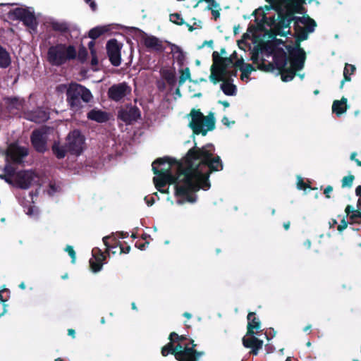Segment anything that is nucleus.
<instances>
[{"mask_svg": "<svg viewBox=\"0 0 361 361\" xmlns=\"http://www.w3.org/2000/svg\"><path fill=\"white\" fill-rule=\"evenodd\" d=\"M221 89L223 92L228 96H233L236 94V86L231 82V81H224L221 85Z\"/></svg>", "mask_w": 361, "mask_h": 361, "instance_id": "obj_33", "label": "nucleus"}, {"mask_svg": "<svg viewBox=\"0 0 361 361\" xmlns=\"http://www.w3.org/2000/svg\"><path fill=\"white\" fill-rule=\"evenodd\" d=\"M258 68L261 71H267V72H271L273 71L276 68V65L274 64V62L268 63H265V61L264 59L262 60V63L259 64Z\"/></svg>", "mask_w": 361, "mask_h": 361, "instance_id": "obj_42", "label": "nucleus"}, {"mask_svg": "<svg viewBox=\"0 0 361 361\" xmlns=\"http://www.w3.org/2000/svg\"><path fill=\"white\" fill-rule=\"evenodd\" d=\"M65 250L68 252L69 256L71 258V262L75 263L76 259V254L73 249V247L71 245H67Z\"/></svg>", "mask_w": 361, "mask_h": 361, "instance_id": "obj_53", "label": "nucleus"}, {"mask_svg": "<svg viewBox=\"0 0 361 361\" xmlns=\"http://www.w3.org/2000/svg\"><path fill=\"white\" fill-rule=\"evenodd\" d=\"M95 42L92 39L88 43V48L90 51V54H93L94 53L97 52L96 49H94Z\"/></svg>", "mask_w": 361, "mask_h": 361, "instance_id": "obj_63", "label": "nucleus"}, {"mask_svg": "<svg viewBox=\"0 0 361 361\" xmlns=\"http://www.w3.org/2000/svg\"><path fill=\"white\" fill-rule=\"evenodd\" d=\"M294 25H299L300 23L304 25H317L315 20L311 18L308 15L302 17L295 16L294 19Z\"/></svg>", "mask_w": 361, "mask_h": 361, "instance_id": "obj_35", "label": "nucleus"}, {"mask_svg": "<svg viewBox=\"0 0 361 361\" xmlns=\"http://www.w3.org/2000/svg\"><path fill=\"white\" fill-rule=\"evenodd\" d=\"M85 138L79 130L71 131L66 141V147L73 155H80L84 149Z\"/></svg>", "mask_w": 361, "mask_h": 361, "instance_id": "obj_9", "label": "nucleus"}, {"mask_svg": "<svg viewBox=\"0 0 361 361\" xmlns=\"http://www.w3.org/2000/svg\"><path fill=\"white\" fill-rule=\"evenodd\" d=\"M131 92V87L126 82L111 85L107 92L108 97L114 102H119Z\"/></svg>", "mask_w": 361, "mask_h": 361, "instance_id": "obj_16", "label": "nucleus"}, {"mask_svg": "<svg viewBox=\"0 0 361 361\" xmlns=\"http://www.w3.org/2000/svg\"><path fill=\"white\" fill-rule=\"evenodd\" d=\"M117 116L126 124L130 125L141 118V111L137 106L127 104L118 110Z\"/></svg>", "mask_w": 361, "mask_h": 361, "instance_id": "obj_14", "label": "nucleus"}, {"mask_svg": "<svg viewBox=\"0 0 361 361\" xmlns=\"http://www.w3.org/2000/svg\"><path fill=\"white\" fill-rule=\"evenodd\" d=\"M87 4H89L91 10L95 11L97 8V5L94 0H84Z\"/></svg>", "mask_w": 361, "mask_h": 361, "instance_id": "obj_59", "label": "nucleus"}, {"mask_svg": "<svg viewBox=\"0 0 361 361\" xmlns=\"http://www.w3.org/2000/svg\"><path fill=\"white\" fill-rule=\"evenodd\" d=\"M356 68L354 65L345 63L343 70V79L341 82L340 88L343 87L345 82H349L351 80L350 75L354 73Z\"/></svg>", "mask_w": 361, "mask_h": 361, "instance_id": "obj_32", "label": "nucleus"}, {"mask_svg": "<svg viewBox=\"0 0 361 361\" xmlns=\"http://www.w3.org/2000/svg\"><path fill=\"white\" fill-rule=\"evenodd\" d=\"M293 56L292 54H289L290 66H286L285 68L279 69V72L281 75L282 81L289 82L292 80L295 75L296 72L301 70L305 64L306 56L300 55Z\"/></svg>", "mask_w": 361, "mask_h": 361, "instance_id": "obj_8", "label": "nucleus"}, {"mask_svg": "<svg viewBox=\"0 0 361 361\" xmlns=\"http://www.w3.org/2000/svg\"><path fill=\"white\" fill-rule=\"evenodd\" d=\"M333 191V187L331 185H328L324 190V194L325 195L326 198H330L329 193Z\"/></svg>", "mask_w": 361, "mask_h": 361, "instance_id": "obj_62", "label": "nucleus"}, {"mask_svg": "<svg viewBox=\"0 0 361 361\" xmlns=\"http://www.w3.org/2000/svg\"><path fill=\"white\" fill-rule=\"evenodd\" d=\"M221 11V8H216V9H214V10H212L211 11V13H212V15L213 16V18L214 20H217L218 18H219L220 17V11Z\"/></svg>", "mask_w": 361, "mask_h": 361, "instance_id": "obj_61", "label": "nucleus"}, {"mask_svg": "<svg viewBox=\"0 0 361 361\" xmlns=\"http://www.w3.org/2000/svg\"><path fill=\"white\" fill-rule=\"evenodd\" d=\"M87 49L85 47H81L77 52V58L80 62L84 63L87 59Z\"/></svg>", "mask_w": 361, "mask_h": 361, "instance_id": "obj_48", "label": "nucleus"}, {"mask_svg": "<svg viewBox=\"0 0 361 361\" xmlns=\"http://www.w3.org/2000/svg\"><path fill=\"white\" fill-rule=\"evenodd\" d=\"M190 79V72L189 68H185L184 70L180 71V75L178 79L179 86H181L185 83L186 80Z\"/></svg>", "mask_w": 361, "mask_h": 361, "instance_id": "obj_43", "label": "nucleus"}, {"mask_svg": "<svg viewBox=\"0 0 361 361\" xmlns=\"http://www.w3.org/2000/svg\"><path fill=\"white\" fill-rule=\"evenodd\" d=\"M103 265V262L99 261L98 259H91L90 260V266L92 271L94 273L98 272L101 270Z\"/></svg>", "mask_w": 361, "mask_h": 361, "instance_id": "obj_44", "label": "nucleus"}, {"mask_svg": "<svg viewBox=\"0 0 361 361\" xmlns=\"http://www.w3.org/2000/svg\"><path fill=\"white\" fill-rule=\"evenodd\" d=\"M144 44L147 48L153 49L158 51L163 50L161 42L154 36H147L145 37L144 39Z\"/></svg>", "mask_w": 361, "mask_h": 361, "instance_id": "obj_28", "label": "nucleus"}, {"mask_svg": "<svg viewBox=\"0 0 361 361\" xmlns=\"http://www.w3.org/2000/svg\"><path fill=\"white\" fill-rule=\"evenodd\" d=\"M197 345L189 346L188 344L183 345L181 343L173 345L174 357L178 361H199L204 353L195 349Z\"/></svg>", "mask_w": 361, "mask_h": 361, "instance_id": "obj_7", "label": "nucleus"}, {"mask_svg": "<svg viewBox=\"0 0 361 361\" xmlns=\"http://www.w3.org/2000/svg\"><path fill=\"white\" fill-rule=\"evenodd\" d=\"M219 8H220L219 4L216 2V0H211V1H209L208 3V5H207L206 9L209 10V11H212V10L216 9Z\"/></svg>", "mask_w": 361, "mask_h": 361, "instance_id": "obj_55", "label": "nucleus"}, {"mask_svg": "<svg viewBox=\"0 0 361 361\" xmlns=\"http://www.w3.org/2000/svg\"><path fill=\"white\" fill-rule=\"evenodd\" d=\"M243 344L246 348H250V354L257 355L259 350L262 348L263 341L259 340L254 335H247L243 338Z\"/></svg>", "mask_w": 361, "mask_h": 361, "instance_id": "obj_20", "label": "nucleus"}, {"mask_svg": "<svg viewBox=\"0 0 361 361\" xmlns=\"http://www.w3.org/2000/svg\"><path fill=\"white\" fill-rule=\"evenodd\" d=\"M6 159H11L13 164H20L23 159L28 155V149L25 147L19 146L17 143H11L6 149Z\"/></svg>", "mask_w": 361, "mask_h": 361, "instance_id": "obj_15", "label": "nucleus"}, {"mask_svg": "<svg viewBox=\"0 0 361 361\" xmlns=\"http://www.w3.org/2000/svg\"><path fill=\"white\" fill-rule=\"evenodd\" d=\"M91 56H92V59H91V61H90V64L92 66H96L98 65V59H97V52L94 53L93 54H91Z\"/></svg>", "mask_w": 361, "mask_h": 361, "instance_id": "obj_60", "label": "nucleus"}, {"mask_svg": "<svg viewBox=\"0 0 361 361\" xmlns=\"http://www.w3.org/2000/svg\"><path fill=\"white\" fill-rule=\"evenodd\" d=\"M247 334L255 335V332L254 330H259L261 328V322L259 318L256 317L255 312H250L247 317Z\"/></svg>", "mask_w": 361, "mask_h": 361, "instance_id": "obj_24", "label": "nucleus"}, {"mask_svg": "<svg viewBox=\"0 0 361 361\" xmlns=\"http://www.w3.org/2000/svg\"><path fill=\"white\" fill-rule=\"evenodd\" d=\"M240 71H241V79L243 80L245 78H249L250 73L255 71V68L252 64L248 63L245 64Z\"/></svg>", "mask_w": 361, "mask_h": 361, "instance_id": "obj_41", "label": "nucleus"}, {"mask_svg": "<svg viewBox=\"0 0 361 361\" xmlns=\"http://www.w3.org/2000/svg\"><path fill=\"white\" fill-rule=\"evenodd\" d=\"M5 174L11 175L12 176H16V168L10 164H6L4 169Z\"/></svg>", "mask_w": 361, "mask_h": 361, "instance_id": "obj_52", "label": "nucleus"}, {"mask_svg": "<svg viewBox=\"0 0 361 361\" xmlns=\"http://www.w3.org/2000/svg\"><path fill=\"white\" fill-rule=\"evenodd\" d=\"M191 121L189 127L195 135L202 134L205 136L208 131L215 128V118L213 113H209L207 116H204L200 109H192L190 113Z\"/></svg>", "mask_w": 361, "mask_h": 361, "instance_id": "obj_5", "label": "nucleus"}, {"mask_svg": "<svg viewBox=\"0 0 361 361\" xmlns=\"http://www.w3.org/2000/svg\"><path fill=\"white\" fill-rule=\"evenodd\" d=\"M172 50L174 52L175 57H176L177 62L179 64L182 65L185 59V56L184 52L183 51L182 49L177 45H173Z\"/></svg>", "mask_w": 361, "mask_h": 361, "instance_id": "obj_39", "label": "nucleus"}, {"mask_svg": "<svg viewBox=\"0 0 361 361\" xmlns=\"http://www.w3.org/2000/svg\"><path fill=\"white\" fill-rule=\"evenodd\" d=\"M350 219L355 224H360L361 223V212L359 208L355 209L353 214L350 215Z\"/></svg>", "mask_w": 361, "mask_h": 361, "instance_id": "obj_49", "label": "nucleus"}, {"mask_svg": "<svg viewBox=\"0 0 361 361\" xmlns=\"http://www.w3.org/2000/svg\"><path fill=\"white\" fill-rule=\"evenodd\" d=\"M8 17L11 20H19L23 24L31 29L37 27V22L35 14L27 8H16L8 12Z\"/></svg>", "mask_w": 361, "mask_h": 361, "instance_id": "obj_12", "label": "nucleus"}, {"mask_svg": "<svg viewBox=\"0 0 361 361\" xmlns=\"http://www.w3.org/2000/svg\"><path fill=\"white\" fill-rule=\"evenodd\" d=\"M13 177V176H11V175L5 174V173L0 175V178L4 180L6 183H8L9 184L13 183V180H12Z\"/></svg>", "mask_w": 361, "mask_h": 361, "instance_id": "obj_58", "label": "nucleus"}, {"mask_svg": "<svg viewBox=\"0 0 361 361\" xmlns=\"http://www.w3.org/2000/svg\"><path fill=\"white\" fill-rule=\"evenodd\" d=\"M245 64L246 63H245L244 59L240 58L235 60V61L233 63V67L240 70V68H243Z\"/></svg>", "mask_w": 361, "mask_h": 361, "instance_id": "obj_56", "label": "nucleus"}, {"mask_svg": "<svg viewBox=\"0 0 361 361\" xmlns=\"http://www.w3.org/2000/svg\"><path fill=\"white\" fill-rule=\"evenodd\" d=\"M103 242L105 246L106 247V250H110L111 248L119 246L121 253L128 254L130 250V245H126V247H123L121 243L117 240V239L114 236L104 237Z\"/></svg>", "mask_w": 361, "mask_h": 361, "instance_id": "obj_25", "label": "nucleus"}, {"mask_svg": "<svg viewBox=\"0 0 361 361\" xmlns=\"http://www.w3.org/2000/svg\"><path fill=\"white\" fill-rule=\"evenodd\" d=\"M355 176L352 174L344 176L341 180L342 188H350L353 185Z\"/></svg>", "mask_w": 361, "mask_h": 361, "instance_id": "obj_47", "label": "nucleus"}, {"mask_svg": "<svg viewBox=\"0 0 361 361\" xmlns=\"http://www.w3.org/2000/svg\"><path fill=\"white\" fill-rule=\"evenodd\" d=\"M6 103L11 107L19 110L23 105L24 101L17 97H11L6 99Z\"/></svg>", "mask_w": 361, "mask_h": 361, "instance_id": "obj_38", "label": "nucleus"}, {"mask_svg": "<svg viewBox=\"0 0 361 361\" xmlns=\"http://www.w3.org/2000/svg\"><path fill=\"white\" fill-rule=\"evenodd\" d=\"M348 221H345V218H343L341 221V224L337 226V230L339 233H341L344 229L348 227Z\"/></svg>", "mask_w": 361, "mask_h": 361, "instance_id": "obj_57", "label": "nucleus"}, {"mask_svg": "<svg viewBox=\"0 0 361 361\" xmlns=\"http://www.w3.org/2000/svg\"><path fill=\"white\" fill-rule=\"evenodd\" d=\"M228 68L222 65H219V63L215 66V63L213 62L210 68V75L209 80L214 83L216 84L220 81H226L228 80Z\"/></svg>", "mask_w": 361, "mask_h": 361, "instance_id": "obj_18", "label": "nucleus"}, {"mask_svg": "<svg viewBox=\"0 0 361 361\" xmlns=\"http://www.w3.org/2000/svg\"><path fill=\"white\" fill-rule=\"evenodd\" d=\"M161 353L164 357H166L169 354L174 355L173 342L170 341V342L163 346L161 348Z\"/></svg>", "mask_w": 361, "mask_h": 361, "instance_id": "obj_40", "label": "nucleus"}, {"mask_svg": "<svg viewBox=\"0 0 361 361\" xmlns=\"http://www.w3.org/2000/svg\"><path fill=\"white\" fill-rule=\"evenodd\" d=\"M92 255L95 259H98L102 262L105 259V256L104 255L103 252L98 248H94L92 250Z\"/></svg>", "mask_w": 361, "mask_h": 361, "instance_id": "obj_51", "label": "nucleus"}, {"mask_svg": "<svg viewBox=\"0 0 361 361\" xmlns=\"http://www.w3.org/2000/svg\"><path fill=\"white\" fill-rule=\"evenodd\" d=\"M202 168L196 171L191 178L187 176L186 182L183 185H176L175 195L176 197H183L188 202H195L196 197L191 193L197 192L200 189L208 190L211 185L209 182V176L213 172H217L223 170L224 164L219 155L214 154L212 157L204 154L203 160L200 162Z\"/></svg>", "mask_w": 361, "mask_h": 361, "instance_id": "obj_1", "label": "nucleus"}, {"mask_svg": "<svg viewBox=\"0 0 361 361\" xmlns=\"http://www.w3.org/2000/svg\"><path fill=\"white\" fill-rule=\"evenodd\" d=\"M316 27L317 25H305V27H302L300 25H293L295 44L294 46H286V49L289 52V54H292L295 56H296V54L306 56L305 51L300 47V42L307 39L308 34L313 32Z\"/></svg>", "mask_w": 361, "mask_h": 361, "instance_id": "obj_6", "label": "nucleus"}, {"mask_svg": "<svg viewBox=\"0 0 361 361\" xmlns=\"http://www.w3.org/2000/svg\"><path fill=\"white\" fill-rule=\"evenodd\" d=\"M87 118L97 123H105L109 119V115L107 112L93 109L87 113Z\"/></svg>", "mask_w": 361, "mask_h": 361, "instance_id": "obj_26", "label": "nucleus"}, {"mask_svg": "<svg viewBox=\"0 0 361 361\" xmlns=\"http://www.w3.org/2000/svg\"><path fill=\"white\" fill-rule=\"evenodd\" d=\"M51 150L53 154L59 159H63L66 157V153L68 152L66 147V145H61L60 142L58 141H54L51 146Z\"/></svg>", "mask_w": 361, "mask_h": 361, "instance_id": "obj_30", "label": "nucleus"}, {"mask_svg": "<svg viewBox=\"0 0 361 361\" xmlns=\"http://www.w3.org/2000/svg\"><path fill=\"white\" fill-rule=\"evenodd\" d=\"M35 173L30 171H20L15 177L16 185L21 189H27L34 180Z\"/></svg>", "mask_w": 361, "mask_h": 361, "instance_id": "obj_19", "label": "nucleus"}, {"mask_svg": "<svg viewBox=\"0 0 361 361\" xmlns=\"http://www.w3.org/2000/svg\"><path fill=\"white\" fill-rule=\"evenodd\" d=\"M297 188L299 190H305L307 188H310V186L309 184L305 183L301 177H299L297 182Z\"/></svg>", "mask_w": 361, "mask_h": 361, "instance_id": "obj_54", "label": "nucleus"}, {"mask_svg": "<svg viewBox=\"0 0 361 361\" xmlns=\"http://www.w3.org/2000/svg\"><path fill=\"white\" fill-rule=\"evenodd\" d=\"M77 59V50L74 45L57 43L49 47L47 61L54 66H61Z\"/></svg>", "mask_w": 361, "mask_h": 361, "instance_id": "obj_3", "label": "nucleus"}, {"mask_svg": "<svg viewBox=\"0 0 361 361\" xmlns=\"http://www.w3.org/2000/svg\"><path fill=\"white\" fill-rule=\"evenodd\" d=\"M4 292H7V293H10L9 290L7 289V288H4L2 290H0V303H3L4 305V310L1 313H0V317L4 315L6 312V306L7 305L5 304V302L7 301V298H4V296H3V293Z\"/></svg>", "mask_w": 361, "mask_h": 361, "instance_id": "obj_50", "label": "nucleus"}, {"mask_svg": "<svg viewBox=\"0 0 361 361\" xmlns=\"http://www.w3.org/2000/svg\"><path fill=\"white\" fill-rule=\"evenodd\" d=\"M47 129L46 127L34 130L30 135V142L35 149L39 153H44L47 151Z\"/></svg>", "mask_w": 361, "mask_h": 361, "instance_id": "obj_13", "label": "nucleus"}, {"mask_svg": "<svg viewBox=\"0 0 361 361\" xmlns=\"http://www.w3.org/2000/svg\"><path fill=\"white\" fill-rule=\"evenodd\" d=\"M174 162H176V159L168 157H164L162 158H158L155 159L152 164L153 173L156 176H157V177L153 178V182L154 183L156 188L161 193L165 192V190H163L162 188L166 186L167 183L164 179L165 177L161 176V169H159L157 167V165L161 166L165 164L173 165V163Z\"/></svg>", "mask_w": 361, "mask_h": 361, "instance_id": "obj_10", "label": "nucleus"}, {"mask_svg": "<svg viewBox=\"0 0 361 361\" xmlns=\"http://www.w3.org/2000/svg\"><path fill=\"white\" fill-rule=\"evenodd\" d=\"M252 61L254 63H258V61H259V54L257 51H255V52H253L252 56H251V59Z\"/></svg>", "mask_w": 361, "mask_h": 361, "instance_id": "obj_64", "label": "nucleus"}, {"mask_svg": "<svg viewBox=\"0 0 361 361\" xmlns=\"http://www.w3.org/2000/svg\"><path fill=\"white\" fill-rule=\"evenodd\" d=\"M347 98L343 97L340 100H334L332 104V112L338 117L346 112L348 109Z\"/></svg>", "mask_w": 361, "mask_h": 361, "instance_id": "obj_27", "label": "nucleus"}, {"mask_svg": "<svg viewBox=\"0 0 361 361\" xmlns=\"http://www.w3.org/2000/svg\"><path fill=\"white\" fill-rule=\"evenodd\" d=\"M267 3L274 4L279 1V0H265ZM281 3L284 4L286 8V12L282 13L281 15L289 20L290 22L293 23L295 18V13H302V4L304 0H279Z\"/></svg>", "mask_w": 361, "mask_h": 361, "instance_id": "obj_11", "label": "nucleus"}, {"mask_svg": "<svg viewBox=\"0 0 361 361\" xmlns=\"http://www.w3.org/2000/svg\"><path fill=\"white\" fill-rule=\"evenodd\" d=\"M215 147L212 144H207L202 147H198L196 145L190 148L182 161L173 163L177 165L176 174L171 173V168L172 165L168 164L166 169H161V176L165 177V180L169 184L183 185L186 182V177L191 178L196 171L202 168L200 162L203 160L204 154H207L208 157H212L214 154Z\"/></svg>", "mask_w": 361, "mask_h": 361, "instance_id": "obj_2", "label": "nucleus"}, {"mask_svg": "<svg viewBox=\"0 0 361 361\" xmlns=\"http://www.w3.org/2000/svg\"><path fill=\"white\" fill-rule=\"evenodd\" d=\"M109 30L106 27L97 26L92 28L88 32V37L94 40Z\"/></svg>", "mask_w": 361, "mask_h": 361, "instance_id": "obj_34", "label": "nucleus"}, {"mask_svg": "<svg viewBox=\"0 0 361 361\" xmlns=\"http://www.w3.org/2000/svg\"><path fill=\"white\" fill-rule=\"evenodd\" d=\"M212 60L213 62L216 64L222 65L226 66V68H229L230 66H233L234 61H233L229 56L228 57H222L219 55L218 51H214L212 54Z\"/></svg>", "mask_w": 361, "mask_h": 361, "instance_id": "obj_29", "label": "nucleus"}, {"mask_svg": "<svg viewBox=\"0 0 361 361\" xmlns=\"http://www.w3.org/2000/svg\"><path fill=\"white\" fill-rule=\"evenodd\" d=\"M170 20L178 25H183L185 23L183 18L181 17V16L178 13H174L170 14Z\"/></svg>", "mask_w": 361, "mask_h": 361, "instance_id": "obj_45", "label": "nucleus"}, {"mask_svg": "<svg viewBox=\"0 0 361 361\" xmlns=\"http://www.w3.org/2000/svg\"><path fill=\"white\" fill-rule=\"evenodd\" d=\"M11 59L8 51L0 45V68H7L11 66Z\"/></svg>", "mask_w": 361, "mask_h": 361, "instance_id": "obj_31", "label": "nucleus"}, {"mask_svg": "<svg viewBox=\"0 0 361 361\" xmlns=\"http://www.w3.org/2000/svg\"><path fill=\"white\" fill-rule=\"evenodd\" d=\"M162 76L169 85L173 87L176 84V78L175 73L169 70L164 71Z\"/></svg>", "mask_w": 361, "mask_h": 361, "instance_id": "obj_37", "label": "nucleus"}, {"mask_svg": "<svg viewBox=\"0 0 361 361\" xmlns=\"http://www.w3.org/2000/svg\"><path fill=\"white\" fill-rule=\"evenodd\" d=\"M106 52L111 63L114 66H118L121 63V45L116 39H111L106 43Z\"/></svg>", "mask_w": 361, "mask_h": 361, "instance_id": "obj_17", "label": "nucleus"}, {"mask_svg": "<svg viewBox=\"0 0 361 361\" xmlns=\"http://www.w3.org/2000/svg\"><path fill=\"white\" fill-rule=\"evenodd\" d=\"M169 339L170 341H172V342L175 343H181L184 341L187 340V336L186 335H178L176 332H171L169 334Z\"/></svg>", "mask_w": 361, "mask_h": 361, "instance_id": "obj_46", "label": "nucleus"}, {"mask_svg": "<svg viewBox=\"0 0 361 361\" xmlns=\"http://www.w3.org/2000/svg\"><path fill=\"white\" fill-rule=\"evenodd\" d=\"M278 19L279 21L276 25V30L277 31V34L282 37H286L288 35H291V31L290 30L291 22L289 20L286 19L281 15V12L279 11L278 13Z\"/></svg>", "mask_w": 361, "mask_h": 361, "instance_id": "obj_23", "label": "nucleus"}, {"mask_svg": "<svg viewBox=\"0 0 361 361\" xmlns=\"http://www.w3.org/2000/svg\"><path fill=\"white\" fill-rule=\"evenodd\" d=\"M66 95L70 109L75 112L80 111L84 104L89 103L93 99L90 90L77 82H71L68 85Z\"/></svg>", "mask_w": 361, "mask_h": 361, "instance_id": "obj_4", "label": "nucleus"}, {"mask_svg": "<svg viewBox=\"0 0 361 361\" xmlns=\"http://www.w3.org/2000/svg\"><path fill=\"white\" fill-rule=\"evenodd\" d=\"M273 61L277 70L285 68L288 61H290L289 54H287L283 48L278 47L274 51Z\"/></svg>", "mask_w": 361, "mask_h": 361, "instance_id": "obj_22", "label": "nucleus"}, {"mask_svg": "<svg viewBox=\"0 0 361 361\" xmlns=\"http://www.w3.org/2000/svg\"><path fill=\"white\" fill-rule=\"evenodd\" d=\"M24 117L25 119L36 123H42L49 119V114L42 108L38 107L35 110L25 112Z\"/></svg>", "mask_w": 361, "mask_h": 361, "instance_id": "obj_21", "label": "nucleus"}, {"mask_svg": "<svg viewBox=\"0 0 361 361\" xmlns=\"http://www.w3.org/2000/svg\"><path fill=\"white\" fill-rule=\"evenodd\" d=\"M51 27L54 31L62 33L68 32L69 31V27L66 23L54 21L51 23Z\"/></svg>", "mask_w": 361, "mask_h": 361, "instance_id": "obj_36", "label": "nucleus"}]
</instances>
